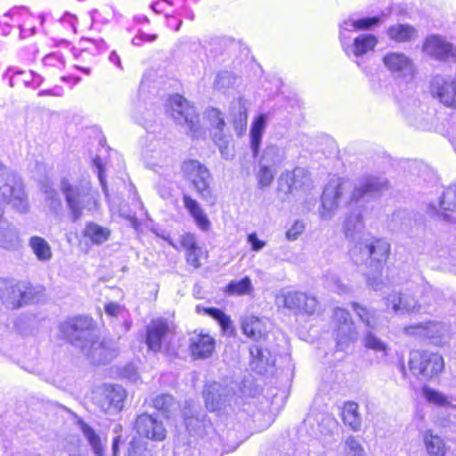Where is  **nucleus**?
Here are the masks:
<instances>
[{
  "instance_id": "obj_1",
  "label": "nucleus",
  "mask_w": 456,
  "mask_h": 456,
  "mask_svg": "<svg viewBox=\"0 0 456 456\" xmlns=\"http://www.w3.org/2000/svg\"><path fill=\"white\" fill-rule=\"evenodd\" d=\"M444 359L438 352L418 348L409 352L407 368L403 365L402 373L405 378L430 381L444 371Z\"/></svg>"
},
{
  "instance_id": "obj_2",
  "label": "nucleus",
  "mask_w": 456,
  "mask_h": 456,
  "mask_svg": "<svg viewBox=\"0 0 456 456\" xmlns=\"http://www.w3.org/2000/svg\"><path fill=\"white\" fill-rule=\"evenodd\" d=\"M165 240L175 250L183 252L184 261L189 268L197 270L208 262L209 253L199 243L194 233L184 232L179 235L176 241L170 237Z\"/></svg>"
},
{
  "instance_id": "obj_3",
  "label": "nucleus",
  "mask_w": 456,
  "mask_h": 456,
  "mask_svg": "<svg viewBox=\"0 0 456 456\" xmlns=\"http://www.w3.org/2000/svg\"><path fill=\"white\" fill-rule=\"evenodd\" d=\"M181 170L183 176L191 180V185L201 199L214 197L210 187L211 174L203 164L196 159H185L181 165Z\"/></svg>"
},
{
  "instance_id": "obj_4",
  "label": "nucleus",
  "mask_w": 456,
  "mask_h": 456,
  "mask_svg": "<svg viewBox=\"0 0 456 456\" xmlns=\"http://www.w3.org/2000/svg\"><path fill=\"white\" fill-rule=\"evenodd\" d=\"M133 429L140 438L155 443L163 442L167 437V429L163 421L148 412L136 415Z\"/></svg>"
},
{
  "instance_id": "obj_5",
  "label": "nucleus",
  "mask_w": 456,
  "mask_h": 456,
  "mask_svg": "<svg viewBox=\"0 0 456 456\" xmlns=\"http://www.w3.org/2000/svg\"><path fill=\"white\" fill-rule=\"evenodd\" d=\"M97 325L92 316L75 315L67 318L60 325L62 338L69 344H75L95 330Z\"/></svg>"
},
{
  "instance_id": "obj_6",
  "label": "nucleus",
  "mask_w": 456,
  "mask_h": 456,
  "mask_svg": "<svg viewBox=\"0 0 456 456\" xmlns=\"http://www.w3.org/2000/svg\"><path fill=\"white\" fill-rule=\"evenodd\" d=\"M216 339L209 332L194 330L188 340V351L192 360H206L216 352Z\"/></svg>"
},
{
  "instance_id": "obj_7",
  "label": "nucleus",
  "mask_w": 456,
  "mask_h": 456,
  "mask_svg": "<svg viewBox=\"0 0 456 456\" xmlns=\"http://www.w3.org/2000/svg\"><path fill=\"white\" fill-rule=\"evenodd\" d=\"M167 107L171 116L183 118L191 130L196 131L199 128V113L185 97L178 94L170 95L167 100Z\"/></svg>"
},
{
  "instance_id": "obj_8",
  "label": "nucleus",
  "mask_w": 456,
  "mask_h": 456,
  "mask_svg": "<svg viewBox=\"0 0 456 456\" xmlns=\"http://www.w3.org/2000/svg\"><path fill=\"white\" fill-rule=\"evenodd\" d=\"M126 396V391L120 385L104 384L101 387L98 405L104 413H119Z\"/></svg>"
},
{
  "instance_id": "obj_9",
  "label": "nucleus",
  "mask_w": 456,
  "mask_h": 456,
  "mask_svg": "<svg viewBox=\"0 0 456 456\" xmlns=\"http://www.w3.org/2000/svg\"><path fill=\"white\" fill-rule=\"evenodd\" d=\"M310 180V174L305 168L296 167L291 170H285L279 175L276 191L288 196L308 185Z\"/></svg>"
},
{
  "instance_id": "obj_10",
  "label": "nucleus",
  "mask_w": 456,
  "mask_h": 456,
  "mask_svg": "<svg viewBox=\"0 0 456 456\" xmlns=\"http://www.w3.org/2000/svg\"><path fill=\"white\" fill-rule=\"evenodd\" d=\"M171 333L169 322L165 318L152 319L145 329V344L150 351L159 353L162 343Z\"/></svg>"
},
{
  "instance_id": "obj_11",
  "label": "nucleus",
  "mask_w": 456,
  "mask_h": 456,
  "mask_svg": "<svg viewBox=\"0 0 456 456\" xmlns=\"http://www.w3.org/2000/svg\"><path fill=\"white\" fill-rule=\"evenodd\" d=\"M422 51L440 61L456 58L454 46L439 35L427 37L422 44Z\"/></svg>"
},
{
  "instance_id": "obj_12",
  "label": "nucleus",
  "mask_w": 456,
  "mask_h": 456,
  "mask_svg": "<svg viewBox=\"0 0 456 456\" xmlns=\"http://www.w3.org/2000/svg\"><path fill=\"white\" fill-rule=\"evenodd\" d=\"M361 251L367 256L370 265L378 268L387 262L391 246L384 238H372L362 244Z\"/></svg>"
},
{
  "instance_id": "obj_13",
  "label": "nucleus",
  "mask_w": 456,
  "mask_h": 456,
  "mask_svg": "<svg viewBox=\"0 0 456 456\" xmlns=\"http://www.w3.org/2000/svg\"><path fill=\"white\" fill-rule=\"evenodd\" d=\"M403 333L420 340H434L442 338L443 327L437 322L428 321L405 326Z\"/></svg>"
},
{
  "instance_id": "obj_14",
  "label": "nucleus",
  "mask_w": 456,
  "mask_h": 456,
  "mask_svg": "<svg viewBox=\"0 0 456 456\" xmlns=\"http://www.w3.org/2000/svg\"><path fill=\"white\" fill-rule=\"evenodd\" d=\"M240 329L246 337L256 342L265 340L269 333L266 321L253 314L241 319Z\"/></svg>"
},
{
  "instance_id": "obj_15",
  "label": "nucleus",
  "mask_w": 456,
  "mask_h": 456,
  "mask_svg": "<svg viewBox=\"0 0 456 456\" xmlns=\"http://www.w3.org/2000/svg\"><path fill=\"white\" fill-rule=\"evenodd\" d=\"M382 61L391 73L411 76L415 73L413 61L403 53L388 52L382 57Z\"/></svg>"
},
{
  "instance_id": "obj_16",
  "label": "nucleus",
  "mask_w": 456,
  "mask_h": 456,
  "mask_svg": "<svg viewBox=\"0 0 456 456\" xmlns=\"http://www.w3.org/2000/svg\"><path fill=\"white\" fill-rule=\"evenodd\" d=\"M45 289L40 285H33L30 282L19 281L12 287V295L16 298L14 307H20L29 304L35 298L43 294Z\"/></svg>"
},
{
  "instance_id": "obj_17",
  "label": "nucleus",
  "mask_w": 456,
  "mask_h": 456,
  "mask_svg": "<svg viewBox=\"0 0 456 456\" xmlns=\"http://www.w3.org/2000/svg\"><path fill=\"white\" fill-rule=\"evenodd\" d=\"M61 191L70 211L72 221L78 220L82 216L84 208L80 202L79 189L64 178L61 182Z\"/></svg>"
},
{
  "instance_id": "obj_18",
  "label": "nucleus",
  "mask_w": 456,
  "mask_h": 456,
  "mask_svg": "<svg viewBox=\"0 0 456 456\" xmlns=\"http://www.w3.org/2000/svg\"><path fill=\"white\" fill-rule=\"evenodd\" d=\"M386 305L395 313H411L420 307L414 297L402 292L390 293L386 298Z\"/></svg>"
},
{
  "instance_id": "obj_19",
  "label": "nucleus",
  "mask_w": 456,
  "mask_h": 456,
  "mask_svg": "<svg viewBox=\"0 0 456 456\" xmlns=\"http://www.w3.org/2000/svg\"><path fill=\"white\" fill-rule=\"evenodd\" d=\"M339 417L343 424L352 431H359L362 416L359 404L352 400L345 401L339 408Z\"/></svg>"
},
{
  "instance_id": "obj_20",
  "label": "nucleus",
  "mask_w": 456,
  "mask_h": 456,
  "mask_svg": "<svg viewBox=\"0 0 456 456\" xmlns=\"http://www.w3.org/2000/svg\"><path fill=\"white\" fill-rule=\"evenodd\" d=\"M388 39L396 44L411 43L419 37L417 28L405 23H395L387 28Z\"/></svg>"
},
{
  "instance_id": "obj_21",
  "label": "nucleus",
  "mask_w": 456,
  "mask_h": 456,
  "mask_svg": "<svg viewBox=\"0 0 456 456\" xmlns=\"http://www.w3.org/2000/svg\"><path fill=\"white\" fill-rule=\"evenodd\" d=\"M88 355L100 363H108L117 356V348L109 340H93L88 348Z\"/></svg>"
},
{
  "instance_id": "obj_22",
  "label": "nucleus",
  "mask_w": 456,
  "mask_h": 456,
  "mask_svg": "<svg viewBox=\"0 0 456 456\" xmlns=\"http://www.w3.org/2000/svg\"><path fill=\"white\" fill-rule=\"evenodd\" d=\"M183 202L184 208L193 218L197 226L204 232L208 231L211 226V223L207 215L203 212L198 201L191 196L184 194L183 195Z\"/></svg>"
},
{
  "instance_id": "obj_23",
  "label": "nucleus",
  "mask_w": 456,
  "mask_h": 456,
  "mask_svg": "<svg viewBox=\"0 0 456 456\" xmlns=\"http://www.w3.org/2000/svg\"><path fill=\"white\" fill-rule=\"evenodd\" d=\"M432 93L444 105L456 108V77L435 85Z\"/></svg>"
},
{
  "instance_id": "obj_24",
  "label": "nucleus",
  "mask_w": 456,
  "mask_h": 456,
  "mask_svg": "<svg viewBox=\"0 0 456 456\" xmlns=\"http://www.w3.org/2000/svg\"><path fill=\"white\" fill-rule=\"evenodd\" d=\"M111 231L108 227L102 226L94 222L86 224L82 231L83 238L86 239L92 245H102L110 237Z\"/></svg>"
},
{
  "instance_id": "obj_25",
  "label": "nucleus",
  "mask_w": 456,
  "mask_h": 456,
  "mask_svg": "<svg viewBox=\"0 0 456 456\" xmlns=\"http://www.w3.org/2000/svg\"><path fill=\"white\" fill-rule=\"evenodd\" d=\"M423 443L429 456H445L448 447L444 440L433 430L428 429L422 434Z\"/></svg>"
},
{
  "instance_id": "obj_26",
  "label": "nucleus",
  "mask_w": 456,
  "mask_h": 456,
  "mask_svg": "<svg viewBox=\"0 0 456 456\" xmlns=\"http://www.w3.org/2000/svg\"><path fill=\"white\" fill-rule=\"evenodd\" d=\"M203 399L206 409L210 412L222 410L224 400L219 391V385L216 382L207 384L204 387Z\"/></svg>"
},
{
  "instance_id": "obj_27",
  "label": "nucleus",
  "mask_w": 456,
  "mask_h": 456,
  "mask_svg": "<svg viewBox=\"0 0 456 456\" xmlns=\"http://www.w3.org/2000/svg\"><path fill=\"white\" fill-rule=\"evenodd\" d=\"M265 122L266 116L264 114H259L252 122L250 128V147L254 157H257L259 154Z\"/></svg>"
},
{
  "instance_id": "obj_28",
  "label": "nucleus",
  "mask_w": 456,
  "mask_h": 456,
  "mask_svg": "<svg viewBox=\"0 0 456 456\" xmlns=\"http://www.w3.org/2000/svg\"><path fill=\"white\" fill-rule=\"evenodd\" d=\"M387 183H380L375 179L368 180L362 184L354 188L351 195L352 201H358L366 195H373L380 193L382 191L387 189Z\"/></svg>"
},
{
  "instance_id": "obj_29",
  "label": "nucleus",
  "mask_w": 456,
  "mask_h": 456,
  "mask_svg": "<svg viewBox=\"0 0 456 456\" xmlns=\"http://www.w3.org/2000/svg\"><path fill=\"white\" fill-rule=\"evenodd\" d=\"M253 289L250 278L246 276L240 280L231 281L223 291L228 296L241 297L252 294Z\"/></svg>"
},
{
  "instance_id": "obj_30",
  "label": "nucleus",
  "mask_w": 456,
  "mask_h": 456,
  "mask_svg": "<svg viewBox=\"0 0 456 456\" xmlns=\"http://www.w3.org/2000/svg\"><path fill=\"white\" fill-rule=\"evenodd\" d=\"M378 44V38L371 34H362L354 39L353 48L355 56H362L372 51Z\"/></svg>"
},
{
  "instance_id": "obj_31",
  "label": "nucleus",
  "mask_w": 456,
  "mask_h": 456,
  "mask_svg": "<svg viewBox=\"0 0 456 456\" xmlns=\"http://www.w3.org/2000/svg\"><path fill=\"white\" fill-rule=\"evenodd\" d=\"M28 244L38 260L48 261L52 258L51 247L44 238L37 235L32 236L29 239Z\"/></svg>"
},
{
  "instance_id": "obj_32",
  "label": "nucleus",
  "mask_w": 456,
  "mask_h": 456,
  "mask_svg": "<svg viewBox=\"0 0 456 456\" xmlns=\"http://www.w3.org/2000/svg\"><path fill=\"white\" fill-rule=\"evenodd\" d=\"M333 317L335 320V331L337 339L342 340L344 338L343 327L346 326L348 329H352L354 326V322L349 312L339 307L335 309Z\"/></svg>"
},
{
  "instance_id": "obj_33",
  "label": "nucleus",
  "mask_w": 456,
  "mask_h": 456,
  "mask_svg": "<svg viewBox=\"0 0 456 456\" xmlns=\"http://www.w3.org/2000/svg\"><path fill=\"white\" fill-rule=\"evenodd\" d=\"M350 305L358 319L367 327L373 329L376 324L375 312L358 302H351Z\"/></svg>"
},
{
  "instance_id": "obj_34",
  "label": "nucleus",
  "mask_w": 456,
  "mask_h": 456,
  "mask_svg": "<svg viewBox=\"0 0 456 456\" xmlns=\"http://www.w3.org/2000/svg\"><path fill=\"white\" fill-rule=\"evenodd\" d=\"M45 72L48 75H59L65 67L64 60L56 53H49L43 59Z\"/></svg>"
},
{
  "instance_id": "obj_35",
  "label": "nucleus",
  "mask_w": 456,
  "mask_h": 456,
  "mask_svg": "<svg viewBox=\"0 0 456 456\" xmlns=\"http://www.w3.org/2000/svg\"><path fill=\"white\" fill-rule=\"evenodd\" d=\"M423 396L426 401L429 403H433L436 406H451V403L446 395L443 393L435 390L428 386H424L421 388Z\"/></svg>"
},
{
  "instance_id": "obj_36",
  "label": "nucleus",
  "mask_w": 456,
  "mask_h": 456,
  "mask_svg": "<svg viewBox=\"0 0 456 456\" xmlns=\"http://www.w3.org/2000/svg\"><path fill=\"white\" fill-rule=\"evenodd\" d=\"M174 398L172 395L167 394H161L156 395L151 400V406L154 408L157 411L167 414L170 411V409L173 405Z\"/></svg>"
},
{
  "instance_id": "obj_37",
  "label": "nucleus",
  "mask_w": 456,
  "mask_h": 456,
  "mask_svg": "<svg viewBox=\"0 0 456 456\" xmlns=\"http://www.w3.org/2000/svg\"><path fill=\"white\" fill-rule=\"evenodd\" d=\"M81 430H82L84 436L88 440L90 445L94 450V452L98 455H101L102 453V452H103V448H102V443H101V438L96 434V432L94 430V428H91L86 423H83L81 425Z\"/></svg>"
},
{
  "instance_id": "obj_38",
  "label": "nucleus",
  "mask_w": 456,
  "mask_h": 456,
  "mask_svg": "<svg viewBox=\"0 0 456 456\" xmlns=\"http://www.w3.org/2000/svg\"><path fill=\"white\" fill-rule=\"evenodd\" d=\"M362 344L366 349L373 350L375 352L386 353L388 348L385 342L381 341L374 333L370 331L365 334Z\"/></svg>"
},
{
  "instance_id": "obj_39",
  "label": "nucleus",
  "mask_w": 456,
  "mask_h": 456,
  "mask_svg": "<svg viewBox=\"0 0 456 456\" xmlns=\"http://www.w3.org/2000/svg\"><path fill=\"white\" fill-rule=\"evenodd\" d=\"M381 20L378 16L364 17L354 20L351 22V26L354 31L370 30L380 23Z\"/></svg>"
},
{
  "instance_id": "obj_40",
  "label": "nucleus",
  "mask_w": 456,
  "mask_h": 456,
  "mask_svg": "<svg viewBox=\"0 0 456 456\" xmlns=\"http://www.w3.org/2000/svg\"><path fill=\"white\" fill-rule=\"evenodd\" d=\"M205 117L212 126L218 130H223L225 126V121L220 110L216 108H208L205 111Z\"/></svg>"
},
{
  "instance_id": "obj_41",
  "label": "nucleus",
  "mask_w": 456,
  "mask_h": 456,
  "mask_svg": "<svg viewBox=\"0 0 456 456\" xmlns=\"http://www.w3.org/2000/svg\"><path fill=\"white\" fill-rule=\"evenodd\" d=\"M346 452L351 456H363L364 449L360 441L354 436H349L345 441Z\"/></svg>"
},
{
  "instance_id": "obj_42",
  "label": "nucleus",
  "mask_w": 456,
  "mask_h": 456,
  "mask_svg": "<svg viewBox=\"0 0 456 456\" xmlns=\"http://www.w3.org/2000/svg\"><path fill=\"white\" fill-rule=\"evenodd\" d=\"M208 315L215 319L219 323L223 330H227L231 327L232 322L230 316L221 309L210 307Z\"/></svg>"
},
{
  "instance_id": "obj_43",
  "label": "nucleus",
  "mask_w": 456,
  "mask_h": 456,
  "mask_svg": "<svg viewBox=\"0 0 456 456\" xmlns=\"http://www.w3.org/2000/svg\"><path fill=\"white\" fill-rule=\"evenodd\" d=\"M256 179L260 188L269 187L273 182V173L271 167L267 166L260 167Z\"/></svg>"
},
{
  "instance_id": "obj_44",
  "label": "nucleus",
  "mask_w": 456,
  "mask_h": 456,
  "mask_svg": "<svg viewBox=\"0 0 456 456\" xmlns=\"http://www.w3.org/2000/svg\"><path fill=\"white\" fill-rule=\"evenodd\" d=\"M305 230V224L302 221H295L290 228L288 229L286 236L289 240H294L303 233Z\"/></svg>"
},
{
  "instance_id": "obj_45",
  "label": "nucleus",
  "mask_w": 456,
  "mask_h": 456,
  "mask_svg": "<svg viewBox=\"0 0 456 456\" xmlns=\"http://www.w3.org/2000/svg\"><path fill=\"white\" fill-rule=\"evenodd\" d=\"M10 177H11L10 172L7 170V168L4 165H2L0 163V183H2L4 184V186H7L10 189V195L4 196L5 199L11 197L14 191V189L9 183Z\"/></svg>"
},
{
  "instance_id": "obj_46",
  "label": "nucleus",
  "mask_w": 456,
  "mask_h": 456,
  "mask_svg": "<svg viewBox=\"0 0 456 456\" xmlns=\"http://www.w3.org/2000/svg\"><path fill=\"white\" fill-rule=\"evenodd\" d=\"M157 38H158V34H147L144 32H140L134 37L133 43L135 45H140L143 43L153 42V41L157 40Z\"/></svg>"
},
{
  "instance_id": "obj_47",
  "label": "nucleus",
  "mask_w": 456,
  "mask_h": 456,
  "mask_svg": "<svg viewBox=\"0 0 456 456\" xmlns=\"http://www.w3.org/2000/svg\"><path fill=\"white\" fill-rule=\"evenodd\" d=\"M247 240L251 245L253 251H258L265 246V241L259 240L256 232L249 233L247 236Z\"/></svg>"
},
{
  "instance_id": "obj_48",
  "label": "nucleus",
  "mask_w": 456,
  "mask_h": 456,
  "mask_svg": "<svg viewBox=\"0 0 456 456\" xmlns=\"http://www.w3.org/2000/svg\"><path fill=\"white\" fill-rule=\"evenodd\" d=\"M182 20L179 17L176 16H167L166 25L167 27L174 31H177L181 25H182Z\"/></svg>"
},
{
  "instance_id": "obj_49",
  "label": "nucleus",
  "mask_w": 456,
  "mask_h": 456,
  "mask_svg": "<svg viewBox=\"0 0 456 456\" xmlns=\"http://www.w3.org/2000/svg\"><path fill=\"white\" fill-rule=\"evenodd\" d=\"M104 310L106 312L107 314H109L110 316H117L118 314V310H119V306L118 304L116 303H107L105 305H104Z\"/></svg>"
},
{
  "instance_id": "obj_50",
  "label": "nucleus",
  "mask_w": 456,
  "mask_h": 456,
  "mask_svg": "<svg viewBox=\"0 0 456 456\" xmlns=\"http://www.w3.org/2000/svg\"><path fill=\"white\" fill-rule=\"evenodd\" d=\"M249 352H250L251 356L258 361H261L264 357L263 350L261 347L252 346L249 349Z\"/></svg>"
},
{
  "instance_id": "obj_51",
  "label": "nucleus",
  "mask_w": 456,
  "mask_h": 456,
  "mask_svg": "<svg viewBox=\"0 0 456 456\" xmlns=\"http://www.w3.org/2000/svg\"><path fill=\"white\" fill-rule=\"evenodd\" d=\"M164 4H167V3L164 0H159V1L153 3L151 7L156 12L159 13V12H162V11H163L162 5H164Z\"/></svg>"
},
{
  "instance_id": "obj_52",
  "label": "nucleus",
  "mask_w": 456,
  "mask_h": 456,
  "mask_svg": "<svg viewBox=\"0 0 456 456\" xmlns=\"http://www.w3.org/2000/svg\"><path fill=\"white\" fill-rule=\"evenodd\" d=\"M289 297L291 298L292 300L301 301V300H305L306 296H305V294L301 293V292H295V293L289 295Z\"/></svg>"
},
{
  "instance_id": "obj_53",
  "label": "nucleus",
  "mask_w": 456,
  "mask_h": 456,
  "mask_svg": "<svg viewBox=\"0 0 456 456\" xmlns=\"http://www.w3.org/2000/svg\"><path fill=\"white\" fill-rule=\"evenodd\" d=\"M322 218L327 219L330 217V211L326 208L325 202H322V209L320 212Z\"/></svg>"
},
{
  "instance_id": "obj_54",
  "label": "nucleus",
  "mask_w": 456,
  "mask_h": 456,
  "mask_svg": "<svg viewBox=\"0 0 456 456\" xmlns=\"http://www.w3.org/2000/svg\"><path fill=\"white\" fill-rule=\"evenodd\" d=\"M210 310V307H205V306H202L200 305H196L195 307V312L199 314H208V312Z\"/></svg>"
},
{
  "instance_id": "obj_55",
  "label": "nucleus",
  "mask_w": 456,
  "mask_h": 456,
  "mask_svg": "<svg viewBox=\"0 0 456 456\" xmlns=\"http://www.w3.org/2000/svg\"><path fill=\"white\" fill-rule=\"evenodd\" d=\"M39 95H45V94H51V95H57V94L52 93V91H41L38 93Z\"/></svg>"
},
{
  "instance_id": "obj_56",
  "label": "nucleus",
  "mask_w": 456,
  "mask_h": 456,
  "mask_svg": "<svg viewBox=\"0 0 456 456\" xmlns=\"http://www.w3.org/2000/svg\"><path fill=\"white\" fill-rule=\"evenodd\" d=\"M118 438H115L113 440V444H112V447H113V451L116 452L117 449H118Z\"/></svg>"
},
{
  "instance_id": "obj_57",
  "label": "nucleus",
  "mask_w": 456,
  "mask_h": 456,
  "mask_svg": "<svg viewBox=\"0 0 456 456\" xmlns=\"http://www.w3.org/2000/svg\"><path fill=\"white\" fill-rule=\"evenodd\" d=\"M338 190H339V188L337 187L336 188V193H335L336 200L338 199L341 196V192Z\"/></svg>"
},
{
  "instance_id": "obj_58",
  "label": "nucleus",
  "mask_w": 456,
  "mask_h": 456,
  "mask_svg": "<svg viewBox=\"0 0 456 456\" xmlns=\"http://www.w3.org/2000/svg\"><path fill=\"white\" fill-rule=\"evenodd\" d=\"M338 204L336 202L333 203V208H337Z\"/></svg>"
},
{
  "instance_id": "obj_59",
  "label": "nucleus",
  "mask_w": 456,
  "mask_h": 456,
  "mask_svg": "<svg viewBox=\"0 0 456 456\" xmlns=\"http://www.w3.org/2000/svg\"><path fill=\"white\" fill-rule=\"evenodd\" d=\"M61 78H62L63 80H67V77H64V76H61Z\"/></svg>"
}]
</instances>
